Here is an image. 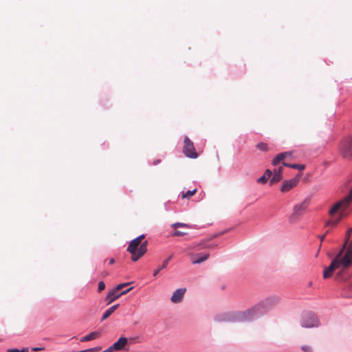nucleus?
I'll return each instance as SVG.
<instances>
[{"label": "nucleus", "instance_id": "nucleus-1", "mask_svg": "<svg viewBox=\"0 0 352 352\" xmlns=\"http://www.w3.org/2000/svg\"><path fill=\"white\" fill-rule=\"evenodd\" d=\"M352 207V188L350 189L348 195L344 196L341 200L335 203L329 209V214L333 217L338 214L339 217L336 220H329L327 222V226H336L340 219L349 214V210Z\"/></svg>", "mask_w": 352, "mask_h": 352}, {"label": "nucleus", "instance_id": "nucleus-2", "mask_svg": "<svg viewBox=\"0 0 352 352\" xmlns=\"http://www.w3.org/2000/svg\"><path fill=\"white\" fill-rule=\"evenodd\" d=\"M147 241H144L142 243L138 242V240H132L128 248L127 251L131 254V259L135 262L138 261L147 251Z\"/></svg>", "mask_w": 352, "mask_h": 352}, {"label": "nucleus", "instance_id": "nucleus-3", "mask_svg": "<svg viewBox=\"0 0 352 352\" xmlns=\"http://www.w3.org/2000/svg\"><path fill=\"white\" fill-rule=\"evenodd\" d=\"M343 269H348L352 265V241L343 250V247L335 257Z\"/></svg>", "mask_w": 352, "mask_h": 352}, {"label": "nucleus", "instance_id": "nucleus-4", "mask_svg": "<svg viewBox=\"0 0 352 352\" xmlns=\"http://www.w3.org/2000/svg\"><path fill=\"white\" fill-rule=\"evenodd\" d=\"M279 299L278 298H267L265 302L258 304V305L254 307L251 309L247 311L246 312L243 313H236L234 314V316L236 319L240 320L245 318L246 315L248 316H252L253 314H255L259 311L260 309L263 307L264 303L267 305H273L276 304L278 302Z\"/></svg>", "mask_w": 352, "mask_h": 352}, {"label": "nucleus", "instance_id": "nucleus-5", "mask_svg": "<svg viewBox=\"0 0 352 352\" xmlns=\"http://www.w3.org/2000/svg\"><path fill=\"white\" fill-rule=\"evenodd\" d=\"M340 150L344 158L352 160V136L347 137L341 142Z\"/></svg>", "mask_w": 352, "mask_h": 352}, {"label": "nucleus", "instance_id": "nucleus-6", "mask_svg": "<svg viewBox=\"0 0 352 352\" xmlns=\"http://www.w3.org/2000/svg\"><path fill=\"white\" fill-rule=\"evenodd\" d=\"M183 152L187 157L197 158L198 156L193 142L187 136L184 138Z\"/></svg>", "mask_w": 352, "mask_h": 352}, {"label": "nucleus", "instance_id": "nucleus-7", "mask_svg": "<svg viewBox=\"0 0 352 352\" xmlns=\"http://www.w3.org/2000/svg\"><path fill=\"white\" fill-rule=\"evenodd\" d=\"M310 203L309 199H305L301 203L296 204L293 209L291 219H297L301 217L307 210Z\"/></svg>", "mask_w": 352, "mask_h": 352}, {"label": "nucleus", "instance_id": "nucleus-8", "mask_svg": "<svg viewBox=\"0 0 352 352\" xmlns=\"http://www.w3.org/2000/svg\"><path fill=\"white\" fill-rule=\"evenodd\" d=\"M318 325L319 321L314 315H307L301 321V326L305 328H311Z\"/></svg>", "mask_w": 352, "mask_h": 352}, {"label": "nucleus", "instance_id": "nucleus-9", "mask_svg": "<svg viewBox=\"0 0 352 352\" xmlns=\"http://www.w3.org/2000/svg\"><path fill=\"white\" fill-rule=\"evenodd\" d=\"M340 267H341L340 265L338 262L337 259L334 258L330 265L328 267L324 268L323 272V278L325 279L330 278L332 276L333 272Z\"/></svg>", "mask_w": 352, "mask_h": 352}, {"label": "nucleus", "instance_id": "nucleus-10", "mask_svg": "<svg viewBox=\"0 0 352 352\" xmlns=\"http://www.w3.org/2000/svg\"><path fill=\"white\" fill-rule=\"evenodd\" d=\"M298 182V177H295L289 180L285 181L281 186L280 191L282 192H286L289 191L291 189H292L297 185Z\"/></svg>", "mask_w": 352, "mask_h": 352}, {"label": "nucleus", "instance_id": "nucleus-11", "mask_svg": "<svg viewBox=\"0 0 352 352\" xmlns=\"http://www.w3.org/2000/svg\"><path fill=\"white\" fill-rule=\"evenodd\" d=\"M185 292H186L185 288L178 289L175 290L171 296V298H170L171 301L173 303H179V302H182V300L184 298Z\"/></svg>", "mask_w": 352, "mask_h": 352}, {"label": "nucleus", "instance_id": "nucleus-12", "mask_svg": "<svg viewBox=\"0 0 352 352\" xmlns=\"http://www.w3.org/2000/svg\"><path fill=\"white\" fill-rule=\"evenodd\" d=\"M119 291L116 290V288L109 291L106 300L107 301V304H110L119 298L120 297V294L118 293Z\"/></svg>", "mask_w": 352, "mask_h": 352}, {"label": "nucleus", "instance_id": "nucleus-13", "mask_svg": "<svg viewBox=\"0 0 352 352\" xmlns=\"http://www.w3.org/2000/svg\"><path fill=\"white\" fill-rule=\"evenodd\" d=\"M282 172H283L282 167H280L278 169L274 170V173L272 175L273 176L270 181V183L271 185H272L282 179Z\"/></svg>", "mask_w": 352, "mask_h": 352}, {"label": "nucleus", "instance_id": "nucleus-14", "mask_svg": "<svg viewBox=\"0 0 352 352\" xmlns=\"http://www.w3.org/2000/svg\"><path fill=\"white\" fill-rule=\"evenodd\" d=\"M128 340L125 337H120L117 342L113 344V348L115 351H121L124 346L127 344Z\"/></svg>", "mask_w": 352, "mask_h": 352}, {"label": "nucleus", "instance_id": "nucleus-15", "mask_svg": "<svg viewBox=\"0 0 352 352\" xmlns=\"http://www.w3.org/2000/svg\"><path fill=\"white\" fill-rule=\"evenodd\" d=\"M291 155H292V153L290 152H285V153H281L278 154L276 156V157L273 160L272 164L274 166H276L277 164L280 163V162L282 160H283L286 157L290 156Z\"/></svg>", "mask_w": 352, "mask_h": 352}, {"label": "nucleus", "instance_id": "nucleus-16", "mask_svg": "<svg viewBox=\"0 0 352 352\" xmlns=\"http://www.w3.org/2000/svg\"><path fill=\"white\" fill-rule=\"evenodd\" d=\"M209 257V254H197L194 258H192V263L194 264L201 263Z\"/></svg>", "mask_w": 352, "mask_h": 352}, {"label": "nucleus", "instance_id": "nucleus-17", "mask_svg": "<svg viewBox=\"0 0 352 352\" xmlns=\"http://www.w3.org/2000/svg\"><path fill=\"white\" fill-rule=\"evenodd\" d=\"M118 307L119 304L114 305L106 310L102 316L101 320H104L108 318L118 309Z\"/></svg>", "mask_w": 352, "mask_h": 352}, {"label": "nucleus", "instance_id": "nucleus-18", "mask_svg": "<svg viewBox=\"0 0 352 352\" xmlns=\"http://www.w3.org/2000/svg\"><path fill=\"white\" fill-rule=\"evenodd\" d=\"M214 247V245H207L205 242H201L196 245H192V247H190V248L191 249H197V250H202L204 248H212Z\"/></svg>", "mask_w": 352, "mask_h": 352}, {"label": "nucleus", "instance_id": "nucleus-19", "mask_svg": "<svg viewBox=\"0 0 352 352\" xmlns=\"http://www.w3.org/2000/svg\"><path fill=\"white\" fill-rule=\"evenodd\" d=\"M352 232V228H349L346 232V235H345V240H344V243L343 244V250H345V248H346V246L349 245V244L350 243L349 242V239H350V236H351V234Z\"/></svg>", "mask_w": 352, "mask_h": 352}, {"label": "nucleus", "instance_id": "nucleus-20", "mask_svg": "<svg viewBox=\"0 0 352 352\" xmlns=\"http://www.w3.org/2000/svg\"><path fill=\"white\" fill-rule=\"evenodd\" d=\"M196 192H197V189L196 188L193 189L192 190H188L186 192H182V199H190Z\"/></svg>", "mask_w": 352, "mask_h": 352}, {"label": "nucleus", "instance_id": "nucleus-21", "mask_svg": "<svg viewBox=\"0 0 352 352\" xmlns=\"http://www.w3.org/2000/svg\"><path fill=\"white\" fill-rule=\"evenodd\" d=\"M168 263V259L164 261L162 265L154 271L153 276H156L162 270L166 268Z\"/></svg>", "mask_w": 352, "mask_h": 352}, {"label": "nucleus", "instance_id": "nucleus-22", "mask_svg": "<svg viewBox=\"0 0 352 352\" xmlns=\"http://www.w3.org/2000/svg\"><path fill=\"white\" fill-rule=\"evenodd\" d=\"M100 331H92L89 334L87 335L89 341L96 340L100 337Z\"/></svg>", "mask_w": 352, "mask_h": 352}, {"label": "nucleus", "instance_id": "nucleus-23", "mask_svg": "<svg viewBox=\"0 0 352 352\" xmlns=\"http://www.w3.org/2000/svg\"><path fill=\"white\" fill-rule=\"evenodd\" d=\"M172 227L177 229V228H190V226L188 224L184 223H175L172 225Z\"/></svg>", "mask_w": 352, "mask_h": 352}, {"label": "nucleus", "instance_id": "nucleus-24", "mask_svg": "<svg viewBox=\"0 0 352 352\" xmlns=\"http://www.w3.org/2000/svg\"><path fill=\"white\" fill-rule=\"evenodd\" d=\"M187 234V232H182L179 230H175L172 234L171 236H182Z\"/></svg>", "mask_w": 352, "mask_h": 352}, {"label": "nucleus", "instance_id": "nucleus-25", "mask_svg": "<svg viewBox=\"0 0 352 352\" xmlns=\"http://www.w3.org/2000/svg\"><path fill=\"white\" fill-rule=\"evenodd\" d=\"M256 147L263 151H267L268 150L267 145L265 143H259L256 145Z\"/></svg>", "mask_w": 352, "mask_h": 352}, {"label": "nucleus", "instance_id": "nucleus-26", "mask_svg": "<svg viewBox=\"0 0 352 352\" xmlns=\"http://www.w3.org/2000/svg\"><path fill=\"white\" fill-rule=\"evenodd\" d=\"M292 168L298 169L299 170H302L305 168V166L303 164H292L291 165Z\"/></svg>", "mask_w": 352, "mask_h": 352}, {"label": "nucleus", "instance_id": "nucleus-27", "mask_svg": "<svg viewBox=\"0 0 352 352\" xmlns=\"http://www.w3.org/2000/svg\"><path fill=\"white\" fill-rule=\"evenodd\" d=\"M268 179L269 178L267 177L265 175H263L257 179V182L261 184H265L267 182Z\"/></svg>", "mask_w": 352, "mask_h": 352}, {"label": "nucleus", "instance_id": "nucleus-28", "mask_svg": "<svg viewBox=\"0 0 352 352\" xmlns=\"http://www.w3.org/2000/svg\"><path fill=\"white\" fill-rule=\"evenodd\" d=\"M301 349L304 352H312L311 347L310 346H308V345H303V346H302Z\"/></svg>", "mask_w": 352, "mask_h": 352}, {"label": "nucleus", "instance_id": "nucleus-29", "mask_svg": "<svg viewBox=\"0 0 352 352\" xmlns=\"http://www.w3.org/2000/svg\"><path fill=\"white\" fill-rule=\"evenodd\" d=\"M105 288V284L103 281H100L98 283V290L99 292H102V290H104Z\"/></svg>", "mask_w": 352, "mask_h": 352}, {"label": "nucleus", "instance_id": "nucleus-30", "mask_svg": "<svg viewBox=\"0 0 352 352\" xmlns=\"http://www.w3.org/2000/svg\"><path fill=\"white\" fill-rule=\"evenodd\" d=\"M129 284H130V283H121V284H119L118 285H117L116 287H115V288L116 289V290L120 291L123 287H124L125 286H126V285H128Z\"/></svg>", "mask_w": 352, "mask_h": 352}, {"label": "nucleus", "instance_id": "nucleus-31", "mask_svg": "<svg viewBox=\"0 0 352 352\" xmlns=\"http://www.w3.org/2000/svg\"><path fill=\"white\" fill-rule=\"evenodd\" d=\"M265 175L267 177H268L269 179L273 176V173H272V171L269 170V169H267L265 172V173L263 174Z\"/></svg>", "mask_w": 352, "mask_h": 352}, {"label": "nucleus", "instance_id": "nucleus-32", "mask_svg": "<svg viewBox=\"0 0 352 352\" xmlns=\"http://www.w3.org/2000/svg\"><path fill=\"white\" fill-rule=\"evenodd\" d=\"M144 237H145V236L144 234H142L134 239L138 240V242H139L140 243H142V241L144 239Z\"/></svg>", "mask_w": 352, "mask_h": 352}, {"label": "nucleus", "instance_id": "nucleus-33", "mask_svg": "<svg viewBox=\"0 0 352 352\" xmlns=\"http://www.w3.org/2000/svg\"><path fill=\"white\" fill-rule=\"evenodd\" d=\"M80 342H88V341H89V338H88L87 335V336H83V337H82V338H80Z\"/></svg>", "mask_w": 352, "mask_h": 352}, {"label": "nucleus", "instance_id": "nucleus-34", "mask_svg": "<svg viewBox=\"0 0 352 352\" xmlns=\"http://www.w3.org/2000/svg\"><path fill=\"white\" fill-rule=\"evenodd\" d=\"M45 349L44 347H33L32 349V350L33 351H43Z\"/></svg>", "mask_w": 352, "mask_h": 352}, {"label": "nucleus", "instance_id": "nucleus-35", "mask_svg": "<svg viewBox=\"0 0 352 352\" xmlns=\"http://www.w3.org/2000/svg\"><path fill=\"white\" fill-rule=\"evenodd\" d=\"M132 289H133V287H130V288H129V289H126V290H123V292H120V293H119V294H120V296H121L122 295H124V294H127V293H128L129 291H131Z\"/></svg>", "mask_w": 352, "mask_h": 352}, {"label": "nucleus", "instance_id": "nucleus-36", "mask_svg": "<svg viewBox=\"0 0 352 352\" xmlns=\"http://www.w3.org/2000/svg\"><path fill=\"white\" fill-rule=\"evenodd\" d=\"M113 351H115V349L113 348V345L111 346L110 347H109L107 349H106L105 351H102V352H112Z\"/></svg>", "mask_w": 352, "mask_h": 352}, {"label": "nucleus", "instance_id": "nucleus-37", "mask_svg": "<svg viewBox=\"0 0 352 352\" xmlns=\"http://www.w3.org/2000/svg\"><path fill=\"white\" fill-rule=\"evenodd\" d=\"M8 352H20V350H19L17 349H8Z\"/></svg>", "mask_w": 352, "mask_h": 352}, {"label": "nucleus", "instance_id": "nucleus-38", "mask_svg": "<svg viewBox=\"0 0 352 352\" xmlns=\"http://www.w3.org/2000/svg\"><path fill=\"white\" fill-rule=\"evenodd\" d=\"M28 348H27V347H24L21 350H20V352H28Z\"/></svg>", "mask_w": 352, "mask_h": 352}, {"label": "nucleus", "instance_id": "nucleus-39", "mask_svg": "<svg viewBox=\"0 0 352 352\" xmlns=\"http://www.w3.org/2000/svg\"><path fill=\"white\" fill-rule=\"evenodd\" d=\"M283 165L285 166H287V167H290L291 168V165H292V164H287V163H285V162H283Z\"/></svg>", "mask_w": 352, "mask_h": 352}, {"label": "nucleus", "instance_id": "nucleus-40", "mask_svg": "<svg viewBox=\"0 0 352 352\" xmlns=\"http://www.w3.org/2000/svg\"><path fill=\"white\" fill-rule=\"evenodd\" d=\"M113 263H115V260H114V258H111V259L109 260V264H110V265H113Z\"/></svg>", "mask_w": 352, "mask_h": 352}, {"label": "nucleus", "instance_id": "nucleus-41", "mask_svg": "<svg viewBox=\"0 0 352 352\" xmlns=\"http://www.w3.org/2000/svg\"><path fill=\"white\" fill-rule=\"evenodd\" d=\"M325 234L321 236V241H323L324 239Z\"/></svg>", "mask_w": 352, "mask_h": 352}, {"label": "nucleus", "instance_id": "nucleus-42", "mask_svg": "<svg viewBox=\"0 0 352 352\" xmlns=\"http://www.w3.org/2000/svg\"><path fill=\"white\" fill-rule=\"evenodd\" d=\"M172 256H173L171 255L170 257H168V261L171 259Z\"/></svg>", "mask_w": 352, "mask_h": 352}]
</instances>
